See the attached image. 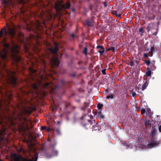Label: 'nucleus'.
<instances>
[{
	"mask_svg": "<svg viewBox=\"0 0 161 161\" xmlns=\"http://www.w3.org/2000/svg\"><path fill=\"white\" fill-rule=\"evenodd\" d=\"M87 47H85L84 48V50L82 51V53H84L85 55H87Z\"/></svg>",
	"mask_w": 161,
	"mask_h": 161,
	"instance_id": "nucleus-26",
	"label": "nucleus"
},
{
	"mask_svg": "<svg viewBox=\"0 0 161 161\" xmlns=\"http://www.w3.org/2000/svg\"><path fill=\"white\" fill-rule=\"evenodd\" d=\"M94 114L97 115V118H99L101 119L104 118V115L102 114L101 111L100 110H99L98 111L95 113Z\"/></svg>",
	"mask_w": 161,
	"mask_h": 161,
	"instance_id": "nucleus-12",
	"label": "nucleus"
},
{
	"mask_svg": "<svg viewBox=\"0 0 161 161\" xmlns=\"http://www.w3.org/2000/svg\"><path fill=\"white\" fill-rule=\"evenodd\" d=\"M105 91L106 92H108V89H107L105 90Z\"/></svg>",
	"mask_w": 161,
	"mask_h": 161,
	"instance_id": "nucleus-54",
	"label": "nucleus"
},
{
	"mask_svg": "<svg viewBox=\"0 0 161 161\" xmlns=\"http://www.w3.org/2000/svg\"><path fill=\"white\" fill-rule=\"evenodd\" d=\"M72 10L73 11H75V9L74 8H72Z\"/></svg>",
	"mask_w": 161,
	"mask_h": 161,
	"instance_id": "nucleus-53",
	"label": "nucleus"
},
{
	"mask_svg": "<svg viewBox=\"0 0 161 161\" xmlns=\"http://www.w3.org/2000/svg\"><path fill=\"white\" fill-rule=\"evenodd\" d=\"M158 130L159 131L161 132V125L159 126Z\"/></svg>",
	"mask_w": 161,
	"mask_h": 161,
	"instance_id": "nucleus-50",
	"label": "nucleus"
},
{
	"mask_svg": "<svg viewBox=\"0 0 161 161\" xmlns=\"http://www.w3.org/2000/svg\"><path fill=\"white\" fill-rule=\"evenodd\" d=\"M80 64V62H78V64Z\"/></svg>",
	"mask_w": 161,
	"mask_h": 161,
	"instance_id": "nucleus-56",
	"label": "nucleus"
},
{
	"mask_svg": "<svg viewBox=\"0 0 161 161\" xmlns=\"http://www.w3.org/2000/svg\"><path fill=\"white\" fill-rule=\"evenodd\" d=\"M58 154V152L54 149L52 151V155H57Z\"/></svg>",
	"mask_w": 161,
	"mask_h": 161,
	"instance_id": "nucleus-24",
	"label": "nucleus"
},
{
	"mask_svg": "<svg viewBox=\"0 0 161 161\" xmlns=\"http://www.w3.org/2000/svg\"><path fill=\"white\" fill-rule=\"evenodd\" d=\"M38 157V154H36L35 157L31 156V158L27 157L24 158L19 156L16 154H14L13 156L14 161H36Z\"/></svg>",
	"mask_w": 161,
	"mask_h": 161,
	"instance_id": "nucleus-4",
	"label": "nucleus"
},
{
	"mask_svg": "<svg viewBox=\"0 0 161 161\" xmlns=\"http://www.w3.org/2000/svg\"><path fill=\"white\" fill-rule=\"evenodd\" d=\"M158 27L156 29V31L153 34V35L155 36L157 35V34L158 32Z\"/></svg>",
	"mask_w": 161,
	"mask_h": 161,
	"instance_id": "nucleus-37",
	"label": "nucleus"
},
{
	"mask_svg": "<svg viewBox=\"0 0 161 161\" xmlns=\"http://www.w3.org/2000/svg\"><path fill=\"white\" fill-rule=\"evenodd\" d=\"M2 3L3 5L9 9H11L13 7V5L14 3V0H3Z\"/></svg>",
	"mask_w": 161,
	"mask_h": 161,
	"instance_id": "nucleus-6",
	"label": "nucleus"
},
{
	"mask_svg": "<svg viewBox=\"0 0 161 161\" xmlns=\"http://www.w3.org/2000/svg\"><path fill=\"white\" fill-rule=\"evenodd\" d=\"M60 83L63 85H64L66 83L65 81L64 80H62L60 81Z\"/></svg>",
	"mask_w": 161,
	"mask_h": 161,
	"instance_id": "nucleus-34",
	"label": "nucleus"
},
{
	"mask_svg": "<svg viewBox=\"0 0 161 161\" xmlns=\"http://www.w3.org/2000/svg\"><path fill=\"white\" fill-rule=\"evenodd\" d=\"M70 7V3L67 2L65 4L61 5V3L60 2H56L55 3L54 8L57 12L61 11L62 9L69 8Z\"/></svg>",
	"mask_w": 161,
	"mask_h": 161,
	"instance_id": "nucleus-5",
	"label": "nucleus"
},
{
	"mask_svg": "<svg viewBox=\"0 0 161 161\" xmlns=\"http://www.w3.org/2000/svg\"><path fill=\"white\" fill-rule=\"evenodd\" d=\"M143 56L146 58H148V55L147 53H144L143 54Z\"/></svg>",
	"mask_w": 161,
	"mask_h": 161,
	"instance_id": "nucleus-44",
	"label": "nucleus"
},
{
	"mask_svg": "<svg viewBox=\"0 0 161 161\" xmlns=\"http://www.w3.org/2000/svg\"><path fill=\"white\" fill-rule=\"evenodd\" d=\"M154 24L153 23L149 24L147 27V29L148 31L154 29Z\"/></svg>",
	"mask_w": 161,
	"mask_h": 161,
	"instance_id": "nucleus-16",
	"label": "nucleus"
},
{
	"mask_svg": "<svg viewBox=\"0 0 161 161\" xmlns=\"http://www.w3.org/2000/svg\"><path fill=\"white\" fill-rule=\"evenodd\" d=\"M83 117H83V116H82V117H81V119H82V118H83Z\"/></svg>",
	"mask_w": 161,
	"mask_h": 161,
	"instance_id": "nucleus-59",
	"label": "nucleus"
},
{
	"mask_svg": "<svg viewBox=\"0 0 161 161\" xmlns=\"http://www.w3.org/2000/svg\"><path fill=\"white\" fill-rule=\"evenodd\" d=\"M151 69L152 70H153L156 69V67L153 64L151 66Z\"/></svg>",
	"mask_w": 161,
	"mask_h": 161,
	"instance_id": "nucleus-36",
	"label": "nucleus"
},
{
	"mask_svg": "<svg viewBox=\"0 0 161 161\" xmlns=\"http://www.w3.org/2000/svg\"><path fill=\"white\" fill-rule=\"evenodd\" d=\"M70 103H66L65 104V109H66L67 108L68 106L70 105Z\"/></svg>",
	"mask_w": 161,
	"mask_h": 161,
	"instance_id": "nucleus-43",
	"label": "nucleus"
},
{
	"mask_svg": "<svg viewBox=\"0 0 161 161\" xmlns=\"http://www.w3.org/2000/svg\"><path fill=\"white\" fill-rule=\"evenodd\" d=\"M52 64L56 67H58L60 64V62L57 58L53 57L51 60Z\"/></svg>",
	"mask_w": 161,
	"mask_h": 161,
	"instance_id": "nucleus-9",
	"label": "nucleus"
},
{
	"mask_svg": "<svg viewBox=\"0 0 161 161\" xmlns=\"http://www.w3.org/2000/svg\"><path fill=\"white\" fill-rule=\"evenodd\" d=\"M56 16V14L53 13H50L49 14V19L50 20H54Z\"/></svg>",
	"mask_w": 161,
	"mask_h": 161,
	"instance_id": "nucleus-14",
	"label": "nucleus"
},
{
	"mask_svg": "<svg viewBox=\"0 0 161 161\" xmlns=\"http://www.w3.org/2000/svg\"><path fill=\"white\" fill-rule=\"evenodd\" d=\"M97 49L100 48V50H99L98 52L100 54H103L104 52L105 49L103 46L98 45L97 47Z\"/></svg>",
	"mask_w": 161,
	"mask_h": 161,
	"instance_id": "nucleus-15",
	"label": "nucleus"
},
{
	"mask_svg": "<svg viewBox=\"0 0 161 161\" xmlns=\"http://www.w3.org/2000/svg\"><path fill=\"white\" fill-rule=\"evenodd\" d=\"M76 73L75 72H74L73 74H70L69 76L73 77H74L76 76Z\"/></svg>",
	"mask_w": 161,
	"mask_h": 161,
	"instance_id": "nucleus-31",
	"label": "nucleus"
},
{
	"mask_svg": "<svg viewBox=\"0 0 161 161\" xmlns=\"http://www.w3.org/2000/svg\"><path fill=\"white\" fill-rule=\"evenodd\" d=\"M153 16L154 18H155V15H153Z\"/></svg>",
	"mask_w": 161,
	"mask_h": 161,
	"instance_id": "nucleus-57",
	"label": "nucleus"
},
{
	"mask_svg": "<svg viewBox=\"0 0 161 161\" xmlns=\"http://www.w3.org/2000/svg\"><path fill=\"white\" fill-rule=\"evenodd\" d=\"M112 13L114 15H115V16L116 15L117 13V12L115 11H113L112 12Z\"/></svg>",
	"mask_w": 161,
	"mask_h": 161,
	"instance_id": "nucleus-42",
	"label": "nucleus"
},
{
	"mask_svg": "<svg viewBox=\"0 0 161 161\" xmlns=\"http://www.w3.org/2000/svg\"><path fill=\"white\" fill-rule=\"evenodd\" d=\"M46 129V127L45 126H42L41 127V130H44Z\"/></svg>",
	"mask_w": 161,
	"mask_h": 161,
	"instance_id": "nucleus-49",
	"label": "nucleus"
},
{
	"mask_svg": "<svg viewBox=\"0 0 161 161\" xmlns=\"http://www.w3.org/2000/svg\"><path fill=\"white\" fill-rule=\"evenodd\" d=\"M116 16L118 18H121V14H117L116 15Z\"/></svg>",
	"mask_w": 161,
	"mask_h": 161,
	"instance_id": "nucleus-47",
	"label": "nucleus"
},
{
	"mask_svg": "<svg viewBox=\"0 0 161 161\" xmlns=\"http://www.w3.org/2000/svg\"><path fill=\"white\" fill-rule=\"evenodd\" d=\"M84 9H86V8H84Z\"/></svg>",
	"mask_w": 161,
	"mask_h": 161,
	"instance_id": "nucleus-58",
	"label": "nucleus"
},
{
	"mask_svg": "<svg viewBox=\"0 0 161 161\" xmlns=\"http://www.w3.org/2000/svg\"><path fill=\"white\" fill-rule=\"evenodd\" d=\"M43 87L44 89H47L48 87H50L52 89H53L51 84L48 82L46 83L43 86Z\"/></svg>",
	"mask_w": 161,
	"mask_h": 161,
	"instance_id": "nucleus-17",
	"label": "nucleus"
},
{
	"mask_svg": "<svg viewBox=\"0 0 161 161\" xmlns=\"http://www.w3.org/2000/svg\"><path fill=\"white\" fill-rule=\"evenodd\" d=\"M145 63L147 64V65H149L151 64V62L149 60L145 61Z\"/></svg>",
	"mask_w": 161,
	"mask_h": 161,
	"instance_id": "nucleus-35",
	"label": "nucleus"
},
{
	"mask_svg": "<svg viewBox=\"0 0 161 161\" xmlns=\"http://www.w3.org/2000/svg\"><path fill=\"white\" fill-rule=\"evenodd\" d=\"M53 129H50L49 128H47V130H46L47 131H50V130H52L53 131Z\"/></svg>",
	"mask_w": 161,
	"mask_h": 161,
	"instance_id": "nucleus-48",
	"label": "nucleus"
},
{
	"mask_svg": "<svg viewBox=\"0 0 161 161\" xmlns=\"http://www.w3.org/2000/svg\"><path fill=\"white\" fill-rule=\"evenodd\" d=\"M94 124L92 126V131L93 130H100V127L99 126V125L97 123H94Z\"/></svg>",
	"mask_w": 161,
	"mask_h": 161,
	"instance_id": "nucleus-11",
	"label": "nucleus"
},
{
	"mask_svg": "<svg viewBox=\"0 0 161 161\" xmlns=\"http://www.w3.org/2000/svg\"><path fill=\"white\" fill-rule=\"evenodd\" d=\"M115 50V48L114 47H111L110 48H109L107 49V51H109L110 50H112V51L114 52Z\"/></svg>",
	"mask_w": 161,
	"mask_h": 161,
	"instance_id": "nucleus-25",
	"label": "nucleus"
},
{
	"mask_svg": "<svg viewBox=\"0 0 161 161\" xmlns=\"http://www.w3.org/2000/svg\"><path fill=\"white\" fill-rule=\"evenodd\" d=\"M146 76H151V70H148L146 73Z\"/></svg>",
	"mask_w": 161,
	"mask_h": 161,
	"instance_id": "nucleus-23",
	"label": "nucleus"
},
{
	"mask_svg": "<svg viewBox=\"0 0 161 161\" xmlns=\"http://www.w3.org/2000/svg\"><path fill=\"white\" fill-rule=\"evenodd\" d=\"M14 28H10L7 24L0 31V38H3L1 42L4 43L5 48L0 51V80H8L14 85L17 84V79L14 76L16 72L7 69L6 63L8 61V56L13 65L17 66L21 59L19 55L20 47L12 40L16 34Z\"/></svg>",
	"mask_w": 161,
	"mask_h": 161,
	"instance_id": "nucleus-1",
	"label": "nucleus"
},
{
	"mask_svg": "<svg viewBox=\"0 0 161 161\" xmlns=\"http://www.w3.org/2000/svg\"><path fill=\"white\" fill-rule=\"evenodd\" d=\"M130 65L131 66H133L134 65V62L133 60H131L130 61Z\"/></svg>",
	"mask_w": 161,
	"mask_h": 161,
	"instance_id": "nucleus-41",
	"label": "nucleus"
},
{
	"mask_svg": "<svg viewBox=\"0 0 161 161\" xmlns=\"http://www.w3.org/2000/svg\"><path fill=\"white\" fill-rule=\"evenodd\" d=\"M148 82L147 80H146L145 82L144 83V84L142 86V91L144 90L147 86H148Z\"/></svg>",
	"mask_w": 161,
	"mask_h": 161,
	"instance_id": "nucleus-18",
	"label": "nucleus"
},
{
	"mask_svg": "<svg viewBox=\"0 0 161 161\" xmlns=\"http://www.w3.org/2000/svg\"><path fill=\"white\" fill-rule=\"evenodd\" d=\"M57 123H58V124H59L60 123V122H59V121H58L57 122Z\"/></svg>",
	"mask_w": 161,
	"mask_h": 161,
	"instance_id": "nucleus-55",
	"label": "nucleus"
},
{
	"mask_svg": "<svg viewBox=\"0 0 161 161\" xmlns=\"http://www.w3.org/2000/svg\"><path fill=\"white\" fill-rule=\"evenodd\" d=\"M35 26L36 29L37 30L41 31L43 29V27L41 25V23L38 20H37L36 21Z\"/></svg>",
	"mask_w": 161,
	"mask_h": 161,
	"instance_id": "nucleus-10",
	"label": "nucleus"
},
{
	"mask_svg": "<svg viewBox=\"0 0 161 161\" xmlns=\"http://www.w3.org/2000/svg\"><path fill=\"white\" fill-rule=\"evenodd\" d=\"M90 10L92 11V5L90 4L89 6Z\"/></svg>",
	"mask_w": 161,
	"mask_h": 161,
	"instance_id": "nucleus-46",
	"label": "nucleus"
},
{
	"mask_svg": "<svg viewBox=\"0 0 161 161\" xmlns=\"http://www.w3.org/2000/svg\"><path fill=\"white\" fill-rule=\"evenodd\" d=\"M146 112V110L145 109H142L141 110V113L142 114H144Z\"/></svg>",
	"mask_w": 161,
	"mask_h": 161,
	"instance_id": "nucleus-40",
	"label": "nucleus"
},
{
	"mask_svg": "<svg viewBox=\"0 0 161 161\" xmlns=\"http://www.w3.org/2000/svg\"><path fill=\"white\" fill-rule=\"evenodd\" d=\"M53 44L54 45V48L51 47L48 48V50L52 53H57L59 49L58 44V43H57L55 42H54L53 43Z\"/></svg>",
	"mask_w": 161,
	"mask_h": 161,
	"instance_id": "nucleus-8",
	"label": "nucleus"
},
{
	"mask_svg": "<svg viewBox=\"0 0 161 161\" xmlns=\"http://www.w3.org/2000/svg\"><path fill=\"white\" fill-rule=\"evenodd\" d=\"M156 131V130L155 129H153L150 133L152 135H154L155 134Z\"/></svg>",
	"mask_w": 161,
	"mask_h": 161,
	"instance_id": "nucleus-32",
	"label": "nucleus"
},
{
	"mask_svg": "<svg viewBox=\"0 0 161 161\" xmlns=\"http://www.w3.org/2000/svg\"><path fill=\"white\" fill-rule=\"evenodd\" d=\"M89 103L85 102L84 103V107L82 108V109L85 110V109L89 106Z\"/></svg>",
	"mask_w": 161,
	"mask_h": 161,
	"instance_id": "nucleus-19",
	"label": "nucleus"
},
{
	"mask_svg": "<svg viewBox=\"0 0 161 161\" xmlns=\"http://www.w3.org/2000/svg\"><path fill=\"white\" fill-rule=\"evenodd\" d=\"M103 106V105L102 104H100V103H98L97 105V108L99 109H101L102 108Z\"/></svg>",
	"mask_w": 161,
	"mask_h": 161,
	"instance_id": "nucleus-30",
	"label": "nucleus"
},
{
	"mask_svg": "<svg viewBox=\"0 0 161 161\" xmlns=\"http://www.w3.org/2000/svg\"><path fill=\"white\" fill-rule=\"evenodd\" d=\"M86 23L88 26L90 27L92 26V22L88 19L86 20Z\"/></svg>",
	"mask_w": 161,
	"mask_h": 161,
	"instance_id": "nucleus-20",
	"label": "nucleus"
},
{
	"mask_svg": "<svg viewBox=\"0 0 161 161\" xmlns=\"http://www.w3.org/2000/svg\"><path fill=\"white\" fill-rule=\"evenodd\" d=\"M5 117L7 122L8 123L12 126H14L16 123L18 124V129L19 131L22 134H25L26 130H28V125L25 122L26 119L24 118V121L20 118H18L17 119L11 114H8V115H5Z\"/></svg>",
	"mask_w": 161,
	"mask_h": 161,
	"instance_id": "nucleus-2",
	"label": "nucleus"
},
{
	"mask_svg": "<svg viewBox=\"0 0 161 161\" xmlns=\"http://www.w3.org/2000/svg\"><path fill=\"white\" fill-rule=\"evenodd\" d=\"M136 95V93L135 92H133L132 93V96L133 97H135Z\"/></svg>",
	"mask_w": 161,
	"mask_h": 161,
	"instance_id": "nucleus-45",
	"label": "nucleus"
},
{
	"mask_svg": "<svg viewBox=\"0 0 161 161\" xmlns=\"http://www.w3.org/2000/svg\"><path fill=\"white\" fill-rule=\"evenodd\" d=\"M139 31L141 33V34H142L144 32V29L142 27H141L140 28Z\"/></svg>",
	"mask_w": 161,
	"mask_h": 161,
	"instance_id": "nucleus-29",
	"label": "nucleus"
},
{
	"mask_svg": "<svg viewBox=\"0 0 161 161\" xmlns=\"http://www.w3.org/2000/svg\"><path fill=\"white\" fill-rule=\"evenodd\" d=\"M104 6L105 7H107V4H106V2H104Z\"/></svg>",
	"mask_w": 161,
	"mask_h": 161,
	"instance_id": "nucleus-51",
	"label": "nucleus"
},
{
	"mask_svg": "<svg viewBox=\"0 0 161 161\" xmlns=\"http://www.w3.org/2000/svg\"><path fill=\"white\" fill-rule=\"evenodd\" d=\"M32 87L35 89L36 90L38 89V86L36 83L32 85Z\"/></svg>",
	"mask_w": 161,
	"mask_h": 161,
	"instance_id": "nucleus-28",
	"label": "nucleus"
},
{
	"mask_svg": "<svg viewBox=\"0 0 161 161\" xmlns=\"http://www.w3.org/2000/svg\"><path fill=\"white\" fill-rule=\"evenodd\" d=\"M29 1V0H16L17 3L18 4H21L23 6Z\"/></svg>",
	"mask_w": 161,
	"mask_h": 161,
	"instance_id": "nucleus-13",
	"label": "nucleus"
},
{
	"mask_svg": "<svg viewBox=\"0 0 161 161\" xmlns=\"http://www.w3.org/2000/svg\"><path fill=\"white\" fill-rule=\"evenodd\" d=\"M154 46H152L151 47V51L150 52L151 53H152V56L153 55V50H154Z\"/></svg>",
	"mask_w": 161,
	"mask_h": 161,
	"instance_id": "nucleus-38",
	"label": "nucleus"
},
{
	"mask_svg": "<svg viewBox=\"0 0 161 161\" xmlns=\"http://www.w3.org/2000/svg\"><path fill=\"white\" fill-rule=\"evenodd\" d=\"M106 69H102V71H101L102 73H103V75H105L106 74Z\"/></svg>",
	"mask_w": 161,
	"mask_h": 161,
	"instance_id": "nucleus-39",
	"label": "nucleus"
},
{
	"mask_svg": "<svg viewBox=\"0 0 161 161\" xmlns=\"http://www.w3.org/2000/svg\"><path fill=\"white\" fill-rule=\"evenodd\" d=\"M145 125L146 126H147L149 125H150V121L149 120H147L145 122Z\"/></svg>",
	"mask_w": 161,
	"mask_h": 161,
	"instance_id": "nucleus-21",
	"label": "nucleus"
},
{
	"mask_svg": "<svg viewBox=\"0 0 161 161\" xmlns=\"http://www.w3.org/2000/svg\"><path fill=\"white\" fill-rule=\"evenodd\" d=\"M106 98L108 99H113L114 98V96L113 94L109 95L107 96Z\"/></svg>",
	"mask_w": 161,
	"mask_h": 161,
	"instance_id": "nucleus-22",
	"label": "nucleus"
},
{
	"mask_svg": "<svg viewBox=\"0 0 161 161\" xmlns=\"http://www.w3.org/2000/svg\"><path fill=\"white\" fill-rule=\"evenodd\" d=\"M85 119L82 120L81 125L82 126L86 129L90 128V126L93 123H95L94 119H93V116L91 115H86L85 117Z\"/></svg>",
	"mask_w": 161,
	"mask_h": 161,
	"instance_id": "nucleus-3",
	"label": "nucleus"
},
{
	"mask_svg": "<svg viewBox=\"0 0 161 161\" xmlns=\"http://www.w3.org/2000/svg\"><path fill=\"white\" fill-rule=\"evenodd\" d=\"M53 131L56 132L58 134H60V131L59 129L57 128L53 129Z\"/></svg>",
	"mask_w": 161,
	"mask_h": 161,
	"instance_id": "nucleus-27",
	"label": "nucleus"
},
{
	"mask_svg": "<svg viewBox=\"0 0 161 161\" xmlns=\"http://www.w3.org/2000/svg\"><path fill=\"white\" fill-rule=\"evenodd\" d=\"M70 36L71 37H72L73 39H74L75 37H78V36H75L74 33L71 34Z\"/></svg>",
	"mask_w": 161,
	"mask_h": 161,
	"instance_id": "nucleus-33",
	"label": "nucleus"
},
{
	"mask_svg": "<svg viewBox=\"0 0 161 161\" xmlns=\"http://www.w3.org/2000/svg\"><path fill=\"white\" fill-rule=\"evenodd\" d=\"M153 137H152V140L149 142L147 145V147L148 148H152L158 146L160 143V141H156L152 140Z\"/></svg>",
	"mask_w": 161,
	"mask_h": 161,
	"instance_id": "nucleus-7",
	"label": "nucleus"
},
{
	"mask_svg": "<svg viewBox=\"0 0 161 161\" xmlns=\"http://www.w3.org/2000/svg\"><path fill=\"white\" fill-rule=\"evenodd\" d=\"M147 70L148 71V70H150V68H149L148 67L147 69Z\"/></svg>",
	"mask_w": 161,
	"mask_h": 161,
	"instance_id": "nucleus-52",
	"label": "nucleus"
}]
</instances>
